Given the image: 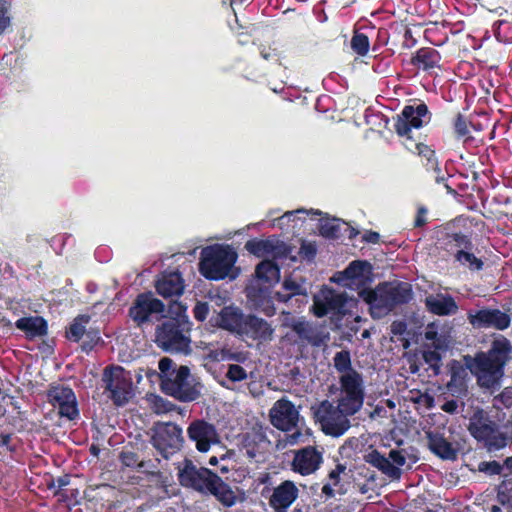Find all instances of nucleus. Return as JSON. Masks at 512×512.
Returning <instances> with one entry per match:
<instances>
[{"instance_id": "f257e3e1", "label": "nucleus", "mask_w": 512, "mask_h": 512, "mask_svg": "<svg viewBox=\"0 0 512 512\" xmlns=\"http://www.w3.org/2000/svg\"><path fill=\"white\" fill-rule=\"evenodd\" d=\"M511 355V341L502 334L496 335L488 351L478 352L473 364L469 366L471 372L477 377V383L487 389L498 386Z\"/></svg>"}, {"instance_id": "f03ea898", "label": "nucleus", "mask_w": 512, "mask_h": 512, "mask_svg": "<svg viewBox=\"0 0 512 512\" xmlns=\"http://www.w3.org/2000/svg\"><path fill=\"white\" fill-rule=\"evenodd\" d=\"M359 296L369 305L371 317L381 319L397 306L407 304L412 299L413 294L411 285L408 283L383 282L374 289H362Z\"/></svg>"}, {"instance_id": "7ed1b4c3", "label": "nucleus", "mask_w": 512, "mask_h": 512, "mask_svg": "<svg viewBox=\"0 0 512 512\" xmlns=\"http://www.w3.org/2000/svg\"><path fill=\"white\" fill-rule=\"evenodd\" d=\"M191 322L187 317L169 318L158 325L155 332V343L165 352L182 353L188 355L191 353Z\"/></svg>"}, {"instance_id": "20e7f679", "label": "nucleus", "mask_w": 512, "mask_h": 512, "mask_svg": "<svg viewBox=\"0 0 512 512\" xmlns=\"http://www.w3.org/2000/svg\"><path fill=\"white\" fill-rule=\"evenodd\" d=\"M237 261V253L228 245H211L202 249L200 274L208 280H223Z\"/></svg>"}, {"instance_id": "39448f33", "label": "nucleus", "mask_w": 512, "mask_h": 512, "mask_svg": "<svg viewBox=\"0 0 512 512\" xmlns=\"http://www.w3.org/2000/svg\"><path fill=\"white\" fill-rule=\"evenodd\" d=\"M468 431L478 442H482L489 451L502 449L508 444L507 435L482 410L476 411L471 416Z\"/></svg>"}, {"instance_id": "423d86ee", "label": "nucleus", "mask_w": 512, "mask_h": 512, "mask_svg": "<svg viewBox=\"0 0 512 512\" xmlns=\"http://www.w3.org/2000/svg\"><path fill=\"white\" fill-rule=\"evenodd\" d=\"M312 409L314 418L325 435L340 437L351 426L348 416L353 414H347L340 403L335 406L329 400H323Z\"/></svg>"}, {"instance_id": "0eeeda50", "label": "nucleus", "mask_w": 512, "mask_h": 512, "mask_svg": "<svg viewBox=\"0 0 512 512\" xmlns=\"http://www.w3.org/2000/svg\"><path fill=\"white\" fill-rule=\"evenodd\" d=\"M410 102V104L403 107L394 123L397 135L408 139H411L412 129H420L428 125L432 119V113L424 101L413 99Z\"/></svg>"}, {"instance_id": "6e6552de", "label": "nucleus", "mask_w": 512, "mask_h": 512, "mask_svg": "<svg viewBox=\"0 0 512 512\" xmlns=\"http://www.w3.org/2000/svg\"><path fill=\"white\" fill-rule=\"evenodd\" d=\"M105 391L115 406H124L132 397L131 375L121 366H107L102 375Z\"/></svg>"}, {"instance_id": "1a4fd4ad", "label": "nucleus", "mask_w": 512, "mask_h": 512, "mask_svg": "<svg viewBox=\"0 0 512 512\" xmlns=\"http://www.w3.org/2000/svg\"><path fill=\"white\" fill-rule=\"evenodd\" d=\"M340 398L338 403L347 414H356L363 406L365 391L363 376L351 371L339 377Z\"/></svg>"}, {"instance_id": "9d476101", "label": "nucleus", "mask_w": 512, "mask_h": 512, "mask_svg": "<svg viewBox=\"0 0 512 512\" xmlns=\"http://www.w3.org/2000/svg\"><path fill=\"white\" fill-rule=\"evenodd\" d=\"M160 386L166 395L182 402L194 401L199 396V391L190 379V369L185 365L172 370L170 375L161 377Z\"/></svg>"}, {"instance_id": "9b49d317", "label": "nucleus", "mask_w": 512, "mask_h": 512, "mask_svg": "<svg viewBox=\"0 0 512 512\" xmlns=\"http://www.w3.org/2000/svg\"><path fill=\"white\" fill-rule=\"evenodd\" d=\"M151 443L160 455L169 459L183 445L182 428L173 422H157L153 429Z\"/></svg>"}, {"instance_id": "f8f14e48", "label": "nucleus", "mask_w": 512, "mask_h": 512, "mask_svg": "<svg viewBox=\"0 0 512 512\" xmlns=\"http://www.w3.org/2000/svg\"><path fill=\"white\" fill-rule=\"evenodd\" d=\"M165 304L152 292L139 293L128 310V315L137 327L151 323L154 315H163Z\"/></svg>"}, {"instance_id": "ddd939ff", "label": "nucleus", "mask_w": 512, "mask_h": 512, "mask_svg": "<svg viewBox=\"0 0 512 512\" xmlns=\"http://www.w3.org/2000/svg\"><path fill=\"white\" fill-rule=\"evenodd\" d=\"M47 400L58 409L61 418L74 421L79 418L78 401L72 388L64 385H51L47 390Z\"/></svg>"}, {"instance_id": "4468645a", "label": "nucleus", "mask_w": 512, "mask_h": 512, "mask_svg": "<svg viewBox=\"0 0 512 512\" xmlns=\"http://www.w3.org/2000/svg\"><path fill=\"white\" fill-rule=\"evenodd\" d=\"M216 476L217 473L205 467H197L190 459L184 460L183 467L178 472L180 484L198 492H208Z\"/></svg>"}, {"instance_id": "2eb2a0df", "label": "nucleus", "mask_w": 512, "mask_h": 512, "mask_svg": "<svg viewBox=\"0 0 512 512\" xmlns=\"http://www.w3.org/2000/svg\"><path fill=\"white\" fill-rule=\"evenodd\" d=\"M469 323L475 329H495L504 331L511 325V316L497 308H482L475 313L468 312Z\"/></svg>"}, {"instance_id": "dca6fc26", "label": "nucleus", "mask_w": 512, "mask_h": 512, "mask_svg": "<svg viewBox=\"0 0 512 512\" xmlns=\"http://www.w3.org/2000/svg\"><path fill=\"white\" fill-rule=\"evenodd\" d=\"M187 436L201 453L208 452L212 445L220 441L216 426L204 419L193 420L187 428Z\"/></svg>"}, {"instance_id": "f3484780", "label": "nucleus", "mask_w": 512, "mask_h": 512, "mask_svg": "<svg viewBox=\"0 0 512 512\" xmlns=\"http://www.w3.org/2000/svg\"><path fill=\"white\" fill-rule=\"evenodd\" d=\"M299 419V412L296 410L295 405L285 399L276 401L270 410L271 424L284 432L290 431L297 426Z\"/></svg>"}, {"instance_id": "a211bd4d", "label": "nucleus", "mask_w": 512, "mask_h": 512, "mask_svg": "<svg viewBox=\"0 0 512 512\" xmlns=\"http://www.w3.org/2000/svg\"><path fill=\"white\" fill-rule=\"evenodd\" d=\"M274 334V328L265 319L254 314H247L239 333L243 339L266 342L270 341Z\"/></svg>"}, {"instance_id": "6ab92c4d", "label": "nucleus", "mask_w": 512, "mask_h": 512, "mask_svg": "<svg viewBox=\"0 0 512 512\" xmlns=\"http://www.w3.org/2000/svg\"><path fill=\"white\" fill-rule=\"evenodd\" d=\"M322 462V453L315 446H307L295 453L292 469L300 475L306 476L318 470Z\"/></svg>"}, {"instance_id": "aec40b11", "label": "nucleus", "mask_w": 512, "mask_h": 512, "mask_svg": "<svg viewBox=\"0 0 512 512\" xmlns=\"http://www.w3.org/2000/svg\"><path fill=\"white\" fill-rule=\"evenodd\" d=\"M442 55L434 47H421L410 58V64L418 71L432 76L435 70L442 68Z\"/></svg>"}, {"instance_id": "412c9836", "label": "nucleus", "mask_w": 512, "mask_h": 512, "mask_svg": "<svg viewBox=\"0 0 512 512\" xmlns=\"http://www.w3.org/2000/svg\"><path fill=\"white\" fill-rule=\"evenodd\" d=\"M290 328L298 337L296 343L302 346L320 347L324 343L325 336L323 333L315 325L303 318L293 320Z\"/></svg>"}, {"instance_id": "4be33fe9", "label": "nucleus", "mask_w": 512, "mask_h": 512, "mask_svg": "<svg viewBox=\"0 0 512 512\" xmlns=\"http://www.w3.org/2000/svg\"><path fill=\"white\" fill-rule=\"evenodd\" d=\"M299 490L294 482L286 480L274 488L269 499L274 512H287V509L297 499Z\"/></svg>"}, {"instance_id": "5701e85b", "label": "nucleus", "mask_w": 512, "mask_h": 512, "mask_svg": "<svg viewBox=\"0 0 512 512\" xmlns=\"http://www.w3.org/2000/svg\"><path fill=\"white\" fill-rule=\"evenodd\" d=\"M156 292L164 297H179L183 294L185 284L179 271L163 272L155 284Z\"/></svg>"}, {"instance_id": "b1692460", "label": "nucleus", "mask_w": 512, "mask_h": 512, "mask_svg": "<svg viewBox=\"0 0 512 512\" xmlns=\"http://www.w3.org/2000/svg\"><path fill=\"white\" fill-rule=\"evenodd\" d=\"M428 447L430 451L443 460H456L458 457V448L448 441L443 434L439 432L427 433Z\"/></svg>"}, {"instance_id": "393cba45", "label": "nucleus", "mask_w": 512, "mask_h": 512, "mask_svg": "<svg viewBox=\"0 0 512 512\" xmlns=\"http://www.w3.org/2000/svg\"><path fill=\"white\" fill-rule=\"evenodd\" d=\"M246 315L237 307L225 306L221 309L217 324L220 328L239 335Z\"/></svg>"}, {"instance_id": "a878e982", "label": "nucleus", "mask_w": 512, "mask_h": 512, "mask_svg": "<svg viewBox=\"0 0 512 512\" xmlns=\"http://www.w3.org/2000/svg\"><path fill=\"white\" fill-rule=\"evenodd\" d=\"M17 329L23 331L27 339L32 340L48 334V323L41 316H29L19 318L15 322Z\"/></svg>"}, {"instance_id": "bb28decb", "label": "nucleus", "mask_w": 512, "mask_h": 512, "mask_svg": "<svg viewBox=\"0 0 512 512\" xmlns=\"http://www.w3.org/2000/svg\"><path fill=\"white\" fill-rule=\"evenodd\" d=\"M425 305L429 312L438 316L452 315L458 311V305L450 295L438 294L436 296H427Z\"/></svg>"}, {"instance_id": "cd10ccee", "label": "nucleus", "mask_w": 512, "mask_h": 512, "mask_svg": "<svg viewBox=\"0 0 512 512\" xmlns=\"http://www.w3.org/2000/svg\"><path fill=\"white\" fill-rule=\"evenodd\" d=\"M365 461L380 470L392 480H399L401 478L402 470L393 465L391 461L378 450H372L365 455Z\"/></svg>"}, {"instance_id": "c85d7f7f", "label": "nucleus", "mask_w": 512, "mask_h": 512, "mask_svg": "<svg viewBox=\"0 0 512 512\" xmlns=\"http://www.w3.org/2000/svg\"><path fill=\"white\" fill-rule=\"evenodd\" d=\"M208 492L214 495L217 498V500L220 501L226 507H231L236 503L235 493L232 491L231 487L221 479V477L218 474L213 481V485L210 486Z\"/></svg>"}, {"instance_id": "c756f323", "label": "nucleus", "mask_w": 512, "mask_h": 512, "mask_svg": "<svg viewBox=\"0 0 512 512\" xmlns=\"http://www.w3.org/2000/svg\"><path fill=\"white\" fill-rule=\"evenodd\" d=\"M282 289L283 291H278L275 294V298L279 302L287 303L295 296L307 297V288L291 278L284 279Z\"/></svg>"}, {"instance_id": "7c9ffc66", "label": "nucleus", "mask_w": 512, "mask_h": 512, "mask_svg": "<svg viewBox=\"0 0 512 512\" xmlns=\"http://www.w3.org/2000/svg\"><path fill=\"white\" fill-rule=\"evenodd\" d=\"M259 53L264 60L287 68V56L285 55V51L276 42L261 44L259 46Z\"/></svg>"}, {"instance_id": "2f4dec72", "label": "nucleus", "mask_w": 512, "mask_h": 512, "mask_svg": "<svg viewBox=\"0 0 512 512\" xmlns=\"http://www.w3.org/2000/svg\"><path fill=\"white\" fill-rule=\"evenodd\" d=\"M449 253L453 255L454 260L463 266H467L471 271H480L484 267L482 259L476 257L471 250L455 249L451 247Z\"/></svg>"}, {"instance_id": "473e14b6", "label": "nucleus", "mask_w": 512, "mask_h": 512, "mask_svg": "<svg viewBox=\"0 0 512 512\" xmlns=\"http://www.w3.org/2000/svg\"><path fill=\"white\" fill-rule=\"evenodd\" d=\"M91 317L88 314H80L66 328L65 336L69 341L80 342L83 338L86 326L90 322Z\"/></svg>"}, {"instance_id": "72a5a7b5", "label": "nucleus", "mask_w": 512, "mask_h": 512, "mask_svg": "<svg viewBox=\"0 0 512 512\" xmlns=\"http://www.w3.org/2000/svg\"><path fill=\"white\" fill-rule=\"evenodd\" d=\"M415 149L417 155L421 158L422 164L426 167L427 170H433L435 172H440L439 161L436 156L435 150L422 142L415 144Z\"/></svg>"}, {"instance_id": "f704fd0d", "label": "nucleus", "mask_w": 512, "mask_h": 512, "mask_svg": "<svg viewBox=\"0 0 512 512\" xmlns=\"http://www.w3.org/2000/svg\"><path fill=\"white\" fill-rule=\"evenodd\" d=\"M424 338L428 341H432L431 345H426L427 347L441 351H446L449 348L448 335L439 333L438 327L435 323H430L427 325L424 332Z\"/></svg>"}, {"instance_id": "c9c22d12", "label": "nucleus", "mask_w": 512, "mask_h": 512, "mask_svg": "<svg viewBox=\"0 0 512 512\" xmlns=\"http://www.w3.org/2000/svg\"><path fill=\"white\" fill-rule=\"evenodd\" d=\"M255 276L264 282L278 280L280 277V267L275 261L265 259L256 266Z\"/></svg>"}, {"instance_id": "e433bc0d", "label": "nucleus", "mask_w": 512, "mask_h": 512, "mask_svg": "<svg viewBox=\"0 0 512 512\" xmlns=\"http://www.w3.org/2000/svg\"><path fill=\"white\" fill-rule=\"evenodd\" d=\"M371 264L365 260H354L344 269V271L340 272L341 279L346 280H357L364 277V274L371 271Z\"/></svg>"}, {"instance_id": "4c0bfd02", "label": "nucleus", "mask_w": 512, "mask_h": 512, "mask_svg": "<svg viewBox=\"0 0 512 512\" xmlns=\"http://www.w3.org/2000/svg\"><path fill=\"white\" fill-rule=\"evenodd\" d=\"M470 127L475 128V125L471 121H468L463 114L457 113L453 119L455 138L463 140L464 142L473 140V137L470 135Z\"/></svg>"}, {"instance_id": "58836bf2", "label": "nucleus", "mask_w": 512, "mask_h": 512, "mask_svg": "<svg viewBox=\"0 0 512 512\" xmlns=\"http://www.w3.org/2000/svg\"><path fill=\"white\" fill-rule=\"evenodd\" d=\"M272 238L269 237L266 239H251L245 243V249L252 255L261 258L265 256H269Z\"/></svg>"}, {"instance_id": "ea45409f", "label": "nucleus", "mask_w": 512, "mask_h": 512, "mask_svg": "<svg viewBox=\"0 0 512 512\" xmlns=\"http://www.w3.org/2000/svg\"><path fill=\"white\" fill-rule=\"evenodd\" d=\"M319 234L327 239H338L340 233V223L336 218L321 219L318 227Z\"/></svg>"}, {"instance_id": "a19ab883", "label": "nucleus", "mask_w": 512, "mask_h": 512, "mask_svg": "<svg viewBox=\"0 0 512 512\" xmlns=\"http://www.w3.org/2000/svg\"><path fill=\"white\" fill-rule=\"evenodd\" d=\"M350 46L354 53L358 56L364 57L368 54L370 49L369 37L366 34L355 30L351 38Z\"/></svg>"}, {"instance_id": "79ce46f5", "label": "nucleus", "mask_w": 512, "mask_h": 512, "mask_svg": "<svg viewBox=\"0 0 512 512\" xmlns=\"http://www.w3.org/2000/svg\"><path fill=\"white\" fill-rule=\"evenodd\" d=\"M446 246H447L448 252H449V249L451 248V246H452L453 250H455V249L472 250L473 249V243H472L471 238L468 235H465L461 232H455L452 234H448Z\"/></svg>"}, {"instance_id": "37998d69", "label": "nucleus", "mask_w": 512, "mask_h": 512, "mask_svg": "<svg viewBox=\"0 0 512 512\" xmlns=\"http://www.w3.org/2000/svg\"><path fill=\"white\" fill-rule=\"evenodd\" d=\"M497 487V498L502 505L512 506V475H502Z\"/></svg>"}, {"instance_id": "c03bdc74", "label": "nucleus", "mask_w": 512, "mask_h": 512, "mask_svg": "<svg viewBox=\"0 0 512 512\" xmlns=\"http://www.w3.org/2000/svg\"><path fill=\"white\" fill-rule=\"evenodd\" d=\"M334 368L337 372L342 374L350 373L351 371H356L352 367L351 363V355L348 350H341L337 352L333 358Z\"/></svg>"}, {"instance_id": "a18cd8bd", "label": "nucleus", "mask_w": 512, "mask_h": 512, "mask_svg": "<svg viewBox=\"0 0 512 512\" xmlns=\"http://www.w3.org/2000/svg\"><path fill=\"white\" fill-rule=\"evenodd\" d=\"M441 350H435L434 348L428 347L422 352L423 360L433 370L435 375L440 373L442 357L440 354Z\"/></svg>"}, {"instance_id": "49530a36", "label": "nucleus", "mask_w": 512, "mask_h": 512, "mask_svg": "<svg viewBox=\"0 0 512 512\" xmlns=\"http://www.w3.org/2000/svg\"><path fill=\"white\" fill-rule=\"evenodd\" d=\"M81 340V350L88 353L92 351L101 340L100 332L96 328L86 329Z\"/></svg>"}, {"instance_id": "de8ad7c7", "label": "nucleus", "mask_w": 512, "mask_h": 512, "mask_svg": "<svg viewBox=\"0 0 512 512\" xmlns=\"http://www.w3.org/2000/svg\"><path fill=\"white\" fill-rule=\"evenodd\" d=\"M291 252V247L287 245L284 241L279 240L278 238H272V244L270 249L269 256L272 257V260L285 259Z\"/></svg>"}, {"instance_id": "09e8293b", "label": "nucleus", "mask_w": 512, "mask_h": 512, "mask_svg": "<svg viewBox=\"0 0 512 512\" xmlns=\"http://www.w3.org/2000/svg\"><path fill=\"white\" fill-rule=\"evenodd\" d=\"M308 214H309V212L305 209H297L295 211H288V212L284 213L281 217L277 218L276 222L279 227L283 228V226L286 223H288L290 221H295L296 219H298V220L305 219V216Z\"/></svg>"}, {"instance_id": "8fccbe9b", "label": "nucleus", "mask_w": 512, "mask_h": 512, "mask_svg": "<svg viewBox=\"0 0 512 512\" xmlns=\"http://www.w3.org/2000/svg\"><path fill=\"white\" fill-rule=\"evenodd\" d=\"M478 470L489 475H503V465L496 460L480 462Z\"/></svg>"}, {"instance_id": "3c124183", "label": "nucleus", "mask_w": 512, "mask_h": 512, "mask_svg": "<svg viewBox=\"0 0 512 512\" xmlns=\"http://www.w3.org/2000/svg\"><path fill=\"white\" fill-rule=\"evenodd\" d=\"M226 378L232 382H240L247 378V372L241 365L230 364L228 366Z\"/></svg>"}, {"instance_id": "603ef678", "label": "nucleus", "mask_w": 512, "mask_h": 512, "mask_svg": "<svg viewBox=\"0 0 512 512\" xmlns=\"http://www.w3.org/2000/svg\"><path fill=\"white\" fill-rule=\"evenodd\" d=\"M298 254L302 259L312 261L317 255L316 245L312 242L302 241Z\"/></svg>"}, {"instance_id": "864d4df0", "label": "nucleus", "mask_w": 512, "mask_h": 512, "mask_svg": "<svg viewBox=\"0 0 512 512\" xmlns=\"http://www.w3.org/2000/svg\"><path fill=\"white\" fill-rule=\"evenodd\" d=\"M175 405L170 401L160 397L155 396L153 400V409L156 414H163L173 411Z\"/></svg>"}, {"instance_id": "5fc2aeb1", "label": "nucleus", "mask_w": 512, "mask_h": 512, "mask_svg": "<svg viewBox=\"0 0 512 512\" xmlns=\"http://www.w3.org/2000/svg\"><path fill=\"white\" fill-rule=\"evenodd\" d=\"M328 303L330 312H339L345 306L346 296L344 294H331L325 297Z\"/></svg>"}, {"instance_id": "6e6d98bb", "label": "nucleus", "mask_w": 512, "mask_h": 512, "mask_svg": "<svg viewBox=\"0 0 512 512\" xmlns=\"http://www.w3.org/2000/svg\"><path fill=\"white\" fill-rule=\"evenodd\" d=\"M71 481V475L70 474H64L62 476H59L56 479H52L50 482H47V487L49 489L57 488V490L54 491V495H60L61 489L67 485L70 484Z\"/></svg>"}, {"instance_id": "4d7b16f0", "label": "nucleus", "mask_w": 512, "mask_h": 512, "mask_svg": "<svg viewBox=\"0 0 512 512\" xmlns=\"http://www.w3.org/2000/svg\"><path fill=\"white\" fill-rule=\"evenodd\" d=\"M11 24L7 2L0 1V36L5 33Z\"/></svg>"}, {"instance_id": "13d9d810", "label": "nucleus", "mask_w": 512, "mask_h": 512, "mask_svg": "<svg viewBox=\"0 0 512 512\" xmlns=\"http://www.w3.org/2000/svg\"><path fill=\"white\" fill-rule=\"evenodd\" d=\"M121 463L126 467H143L144 463L139 462L138 455L135 452L127 451L120 454Z\"/></svg>"}, {"instance_id": "bf43d9fd", "label": "nucleus", "mask_w": 512, "mask_h": 512, "mask_svg": "<svg viewBox=\"0 0 512 512\" xmlns=\"http://www.w3.org/2000/svg\"><path fill=\"white\" fill-rule=\"evenodd\" d=\"M209 304L207 302L198 301L196 305L193 308V316L194 318L199 321L203 322L207 319L209 315Z\"/></svg>"}, {"instance_id": "052dcab7", "label": "nucleus", "mask_w": 512, "mask_h": 512, "mask_svg": "<svg viewBox=\"0 0 512 512\" xmlns=\"http://www.w3.org/2000/svg\"><path fill=\"white\" fill-rule=\"evenodd\" d=\"M388 459L390 461H392L391 463L393 465H395L396 467H399V468L404 466L406 463V456H405L403 450H397V449L390 450Z\"/></svg>"}, {"instance_id": "680f3d73", "label": "nucleus", "mask_w": 512, "mask_h": 512, "mask_svg": "<svg viewBox=\"0 0 512 512\" xmlns=\"http://www.w3.org/2000/svg\"><path fill=\"white\" fill-rule=\"evenodd\" d=\"M428 210L425 206H419L417 208L416 216L414 219V227L421 228L427 224Z\"/></svg>"}, {"instance_id": "e2e57ef3", "label": "nucleus", "mask_w": 512, "mask_h": 512, "mask_svg": "<svg viewBox=\"0 0 512 512\" xmlns=\"http://www.w3.org/2000/svg\"><path fill=\"white\" fill-rule=\"evenodd\" d=\"M346 470V465L338 463L335 469L331 470L328 474L329 480L333 486H337L340 483V475Z\"/></svg>"}, {"instance_id": "0e129e2a", "label": "nucleus", "mask_w": 512, "mask_h": 512, "mask_svg": "<svg viewBox=\"0 0 512 512\" xmlns=\"http://www.w3.org/2000/svg\"><path fill=\"white\" fill-rule=\"evenodd\" d=\"M313 312L317 317H324L328 313H330V309L328 308V303L326 298L324 300H315L314 306H313Z\"/></svg>"}, {"instance_id": "69168bd1", "label": "nucleus", "mask_w": 512, "mask_h": 512, "mask_svg": "<svg viewBox=\"0 0 512 512\" xmlns=\"http://www.w3.org/2000/svg\"><path fill=\"white\" fill-rule=\"evenodd\" d=\"M173 365V361L169 358L160 359L158 367L162 373V377L168 376L170 375L172 370H176L175 368H173Z\"/></svg>"}, {"instance_id": "338daca9", "label": "nucleus", "mask_w": 512, "mask_h": 512, "mask_svg": "<svg viewBox=\"0 0 512 512\" xmlns=\"http://www.w3.org/2000/svg\"><path fill=\"white\" fill-rule=\"evenodd\" d=\"M407 330V324L402 320H395L390 325V331L393 335H403Z\"/></svg>"}, {"instance_id": "774afa93", "label": "nucleus", "mask_w": 512, "mask_h": 512, "mask_svg": "<svg viewBox=\"0 0 512 512\" xmlns=\"http://www.w3.org/2000/svg\"><path fill=\"white\" fill-rule=\"evenodd\" d=\"M380 241V234L373 230H367L362 235V242L370 243V244H377Z\"/></svg>"}]
</instances>
